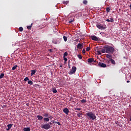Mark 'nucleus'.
Returning <instances> with one entry per match:
<instances>
[{"label": "nucleus", "instance_id": "1", "mask_svg": "<svg viewBox=\"0 0 131 131\" xmlns=\"http://www.w3.org/2000/svg\"><path fill=\"white\" fill-rule=\"evenodd\" d=\"M85 116L87 117L89 120H96V114L93 113V112H89L85 114Z\"/></svg>", "mask_w": 131, "mask_h": 131}, {"label": "nucleus", "instance_id": "2", "mask_svg": "<svg viewBox=\"0 0 131 131\" xmlns=\"http://www.w3.org/2000/svg\"><path fill=\"white\" fill-rule=\"evenodd\" d=\"M104 48L106 49V53L107 54L113 53L115 51V49L109 45H106L104 46Z\"/></svg>", "mask_w": 131, "mask_h": 131}, {"label": "nucleus", "instance_id": "3", "mask_svg": "<svg viewBox=\"0 0 131 131\" xmlns=\"http://www.w3.org/2000/svg\"><path fill=\"white\" fill-rule=\"evenodd\" d=\"M51 127V126L49 123H45L44 124L41 125V128L42 129L46 130L50 129Z\"/></svg>", "mask_w": 131, "mask_h": 131}, {"label": "nucleus", "instance_id": "4", "mask_svg": "<svg viewBox=\"0 0 131 131\" xmlns=\"http://www.w3.org/2000/svg\"><path fill=\"white\" fill-rule=\"evenodd\" d=\"M62 41V38H58L57 39H54L53 41H52V42L54 44H59L60 43H61V41Z\"/></svg>", "mask_w": 131, "mask_h": 131}, {"label": "nucleus", "instance_id": "5", "mask_svg": "<svg viewBox=\"0 0 131 131\" xmlns=\"http://www.w3.org/2000/svg\"><path fill=\"white\" fill-rule=\"evenodd\" d=\"M77 71V68L76 67L73 66L72 68V70H71L69 72V74L70 75H73Z\"/></svg>", "mask_w": 131, "mask_h": 131}, {"label": "nucleus", "instance_id": "6", "mask_svg": "<svg viewBox=\"0 0 131 131\" xmlns=\"http://www.w3.org/2000/svg\"><path fill=\"white\" fill-rule=\"evenodd\" d=\"M96 27L97 28H98V29H105L106 28L105 27H103V25L100 24H98L96 25Z\"/></svg>", "mask_w": 131, "mask_h": 131}, {"label": "nucleus", "instance_id": "7", "mask_svg": "<svg viewBox=\"0 0 131 131\" xmlns=\"http://www.w3.org/2000/svg\"><path fill=\"white\" fill-rule=\"evenodd\" d=\"M91 38L92 39V40H94V41L99 40L98 37H96L95 35H94L91 36Z\"/></svg>", "mask_w": 131, "mask_h": 131}, {"label": "nucleus", "instance_id": "8", "mask_svg": "<svg viewBox=\"0 0 131 131\" xmlns=\"http://www.w3.org/2000/svg\"><path fill=\"white\" fill-rule=\"evenodd\" d=\"M98 66L99 67L101 68H106V65L105 63H103V62H98Z\"/></svg>", "mask_w": 131, "mask_h": 131}, {"label": "nucleus", "instance_id": "9", "mask_svg": "<svg viewBox=\"0 0 131 131\" xmlns=\"http://www.w3.org/2000/svg\"><path fill=\"white\" fill-rule=\"evenodd\" d=\"M63 113H65L67 115H68L69 114V109H68L67 107H66V108H64V109L63 110Z\"/></svg>", "mask_w": 131, "mask_h": 131}, {"label": "nucleus", "instance_id": "10", "mask_svg": "<svg viewBox=\"0 0 131 131\" xmlns=\"http://www.w3.org/2000/svg\"><path fill=\"white\" fill-rule=\"evenodd\" d=\"M13 125L12 124H9L8 125H7V127L8 128H6V130L7 131H9L10 129H11L12 128V126H13Z\"/></svg>", "mask_w": 131, "mask_h": 131}, {"label": "nucleus", "instance_id": "11", "mask_svg": "<svg viewBox=\"0 0 131 131\" xmlns=\"http://www.w3.org/2000/svg\"><path fill=\"white\" fill-rule=\"evenodd\" d=\"M74 17H70L69 18V23H73L74 22Z\"/></svg>", "mask_w": 131, "mask_h": 131}, {"label": "nucleus", "instance_id": "12", "mask_svg": "<svg viewBox=\"0 0 131 131\" xmlns=\"http://www.w3.org/2000/svg\"><path fill=\"white\" fill-rule=\"evenodd\" d=\"M83 46V43H79L78 44V46H77V48L79 49H82Z\"/></svg>", "mask_w": 131, "mask_h": 131}, {"label": "nucleus", "instance_id": "13", "mask_svg": "<svg viewBox=\"0 0 131 131\" xmlns=\"http://www.w3.org/2000/svg\"><path fill=\"white\" fill-rule=\"evenodd\" d=\"M38 120L39 121H41V120H42L44 118H43V117L41 115H38L37 117Z\"/></svg>", "mask_w": 131, "mask_h": 131}, {"label": "nucleus", "instance_id": "14", "mask_svg": "<svg viewBox=\"0 0 131 131\" xmlns=\"http://www.w3.org/2000/svg\"><path fill=\"white\" fill-rule=\"evenodd\" d=\"M88 62L89 63H91L92 62H94V58H89L88 59Z\"/></svg>", "mask_w": 131, "mask_h": 131}, {"label": "nucleus", "instance_id": "15", "mask_svg": "<svg viewBox=\"0 0 131 131\" xmlns=\"http://www.w3.org/2000/svg\"><path fill=\"white\" fill-rule=\"evenodd\" d=\"M52 122L54 124H58V125H59V126L61 125V123H59V122L55 121V120L52 121Z\"/></svg>", "mask_w": 131, "mask_h": 131}, {"label": "nucleus", "instance_id": "16", "mask_svg": "<svg viewBox=\"0 0 131 131\" xmlns=\"http://www.w3.org/2000/svg\"><path fill=\"white\" fill-rule=\"evenodd\" d=\"M110 61H111V62H112V64H114V65L116 64L115 61L114 60H113V59H111L110 60Z\"/></svg>", "mask_w": 131, "mask_h": 131}, {"label": "nucleus", "instance_id": "17", "mask_svg": "<svg viewBox=\"0 0 131 131\" xmlns=\"http://www.w3.org/2000/svg\"><path fill=\"white\" fill-rule=\"evenodd\" d=\"M23 130L24 131H30L31 129H30V128L27 127V128H24Z\"/></svg>", "mask_w": 131, "mask_h": 131}, {"label": "nucleus", "instance_id": "18", "mask_svg": "<svg viewBox=\"0 0 131 131\" xmlns=\"http://www.w3.org/2000/svg\"><path fill=\"white\" fill-rule=\"evenodd\" d=\"M100 51L103 53L104 54L106 53V49L105 48H104V49H101V50H100Z\"/></svg>", "mask_w": 131, "mask_h": 131}, {"label": "nucleus", "instance_id": "19", "mask_svg": "<svg viewBox=\"0 0 131 131\" xmlns=\"http://www.w3.org/2000/svg\"><path fill=\"white\" fill-rule=\"evenodd\" d=\"M31 76H33V75H35V74L36 73V71L35 70H31Z\"/></svg>", "mask_w": 131, "mask_h": 131}, {"label": "nucleus", "instance_id": "20", "mask_svg": "<svg viewBox=\"0 0 131 131\" xmlns=\"http://www.w3.org/2000/svg\"><path fill=\"white\" fill-rule=\"evenodd\" d=\"M43 120H44V121H46V122H49L50 119H49V118H44Z\"/></svg>", "mask_w": 131, "mask_h": 131}, {"label": "nucleus", "instance_id": "21", "mask_svg": "<svg viewBox=\"0 0 131 131\" xmlns=\"http://www.w3.org/2000/svg\"><path fill=\"white\" fill-rule=\"evenodd\" d=\"M33 25V23L31 24V26H27V28L29 30H31V29L32 28V26Z\"/></svg>", "mask_w": 131, "mask_h": 131}, {"label": "nucleus", "instance_id": "22", "mask_svg": "<svg viewBox=\"0 0 131 131\" xmlns=\"http://www.w3.org/2000/svg\"><path fill=\"white\" fill-rule=\"evenodd\" d=\"M106 57L108 59H112V55H109V54H107L106 55Z\"/></svg>", "mask_w": 131, "mask_h": 131}, {"label": "nucleus", "instance_id": "23", "mask_svg": "<svg viewBox=\"0 0 131 131\" xmlns=\"http://www.w3.org/2000/svg\"><path fill=\"white\" fill-rule=\"evenodd\" d=\"M5 76V74L1 73L0 75V79H2Z\"/></svg>", "mask_w": 131, "mask_h": 131}, {"label": "nucleus", "instance_id": "24", "mask_svg": "<svg viewBox=\"0 0 131 131\" xmlns=\"http://www.w3.org/2000/svg\"><path fill=\"white\" fill-rule=\"evenodd\" d=\"M63 38L64 41H65V42L68 41V37H66L65 36H63Z\"/></svg>", "mask_w": 131, "mask_h": 131}, {"label": "nucleus", "instance_id": "25", "mask_svg": "<svg viewBox=\"0 0 131 131\" xmlns=\"http://www.w3.org/2000/svg\"><path fill=\"white\" fill-rule=\"evenodd\" d=\"M80 101L82 103H85L86 102V100L85 99H82Z\"/></svg>", "mask_w": 131, "mask_h": 131}, {"label": "nucleus", "instance_id": "26", "mask_svg": "<svg viewBox=\"0 0 131 131\" xmlns=\"http://www.w3.org/2000/svg\"><path fill=\"white\" fill-rule=\"evenodd\" d=\"M97 54H98V55H102V52H101L100 50H98V51H97Z\"/></svg>", "mask_w": 131, "mask_h": 131}, {"label": "nucleus", "instance_id": "27", "mask_svg": "<svg viewBox=\"0 0 131 131\" xmlns=\"http://www.w3.org/2000/svg\"><path fill=\"white\" fill-rule=\"evenodd\" d=\"M57 91L56 89L55 88H53V93L54 94H56V93H57Z\"/></svg>", "mask_w": 131, "mask_h": 131}, {"label": "nucleus", "instance_id": "28", "mask_svg": "<svg viewBox=\"0 0 131 131\" xmlns=\"http://www.w3.org/2000/svg\"><path fill=\"white\" fill-rule=\"evenodd\" d=\"M69 3V1H63V4L68 5Z\"/></svg>", "mask_w": 131, "mask_h": 131}, {"label": "nucleus", "instance_id": "29", "mask_svg": "<svg viewBox=\"0 0 131 131\" xmlns=\"http://www.w3.org/2000/svg\"><path fill=\"white\" fill-rule=\"evenodd\" d=\"M68 56V53L67 52H66L65 53H64L63 54V57H67Z\"/></svg>", "mask_w": 131, "mask_h": 131}, {"label": "nucleus", "instance_id": "30", "mask_svg": "<svg viewBox=\"0 0 131 131\" xmlns=\"http://www.w3.org/2000/svg\"><path fill=\"white\" fill-rule=\"evenodd\" d=\"M28 84H30V85H32L33 84V81L30 80L28 81Z\"/></svg>", "mask_w": 131, "mask_h": 131}, {"label": "nucleus", "instance_id": "31", "mask_svg": "<svg viewBox=\"0 0 131 131\" xmlns=\"http://www.w3.org/2000/svg\"><path fill=\"white\" fill-rule=\"evenodd\" d=\"M110 9H111V8L109 7H107V8H106V12L107 13H109V12H110Z\"/></svg>", "mask_w": 131, "mask_h": 131}, {"label": "nucleus", "instance_id": "32", "mask_svg": "<svg viewBox=\"0 0 131 131\" xmlns=\"http://www.w3.org/2000/svg\"><path fill=\"white\" fill-rule=\"evenodd\" d=\"M87 4H88V1L86 0L83 1V4L87 5Z\"/></svg>", "mask_w": 131, "mask_h": 131}, {"label": "nucleus", "instance_id": "33", "mask_svg": "<svg viewBox=\"0 0 131 131\" xmlns=\"http://www.w3.org/2000/svg\"><path fill=\"white\" fill-rule=\"evenodd\" d=\"M24 30V28H23V27H20L19 28V32H22Z\"/></svg>", "mask_w": 131, "mask_h": 131}, {"label": "nucleus", "instance_id": "34", "mask_svg": "<svg viewBox=\"0 0 131 131\" xmlns=\"http://www.w3.org/2000/svg\"><path fill=\"white\" fill-rule=\"evenodd\" d=\"M18 67V66H14L13 68H12V70L14 71L16 69V68H17Z\"/></svg>", "mask_w": 131, "mask_h": 131}, {"label": "nucleus", "instance_id": "35", "mask_svg": "<svg viewBox=\"0 0 131 131\" xmlns=\"http://www.w3.org/2000/svg\"><path fill=\"white\" fill-rule=\"evenodd\" d=\"M44 117H49V113H45L43 115Z\"/></svg>", "mask_w": 131, "mask_h": 131}, {"label": "nucleus", "instance_id": "36", "mask_svg": "<svg viewBox=\"0 0 131 131\" xmlns=\"http://www.w3.org/2000/svg\"><path fill=\"white\" fill-rule=\"evenodd\" d=\"M91 50V48L90 47H87L86 48V51H87L88 52H89Z\"/></svg>", "mask_w": 131, "mask_h": 131}, {"label": "nucleus", "instance_id": "37", "mask_svg": "<svg viewBox=\"0 0 131 131\" xmlns=\"http://www.w3.org/2000/svg\"><path fill=\"white\" fill-rule=\"evenodd\" d=\"M78 57L79 58V59H82V56H81V55H78Z\"/></svg>", "mask_w": 131, "mask_h": 131}, {"label": "nucleus", "instance_id": "38", "mask_svg": "<svg viewBox=\"0 0 131 131\" xmlns=\"http://www.w3.org/2000/svg\"><path fill=\"white\" fill-rule=\"evenodd\" d=\"M63 58L64 61H66V62H67V61H68V58H66V57H63Z\"/></svg>", "mask_w": 131, "mask_h": 131}, {"label": "nucleus", "instance_id": "39", "mask_svg": "<svg viewBox=\"0 0 131 131\" xmlns=\"http://www.w3.org/2000/svg\"><path fill=\"white\" fill-rule=\"evenodd\" d=\"M24 80L25 81V82H27L28 80H29V78L28 77H26Z\"/></svg>", "mask_w": 131, "mask_h": 131}, {"label": "nucleus", "instance_id": "40", "mask_svg": "<svg viewBox=\"0 0 131 131\" xmlns=\"http://www.w3.org/2000/svg\"><path fill=\"white\" fill-rule=\"evenodd\" d=\"M82 115V113H79V114H77V116H78V117H80L81 115Z\"/></svg>", "mask_w": 131, "mask_h": 131}, {"label": "nucleus", "instance_id": "41", "mask_svg": "<svg viewBox=\"0 0 131 131\" xmlns=\"http://www.w3.org/2000/svg\"><path fill=\"white\" fill-rule=\"evenodd\" d=\"M75 110L80 111L81 110V108H75Z\"/></svg>", "mask_w": 131, "mask_h": 131}, {"label": "nucleus", "instance_id": "42", "mask_svg": "<svg viewBox=\"0 0 131 131\" xmlns=\"http://www.w3.org/2000/svg\"><path fill=\"white\" fill-rule=\"evenodd\" d=\"M110 20H111V22L112 23L114 22V20L113 19V18H111Z\"/></svg>", "mask_w": 131, "mask_h": 131}, {"label": "nucleus", "instance_id": "43", "mask_svg": "<svg viewBox=\"0 0 131 131\" xmlns=\"http://www.w3.org/2000/svg\"><path fill=\"white\" fill-rule=\"evenodd\" d=\"M82 53L83 54H85V50L84 49L82 50Z\"/></svg>", "mask_w": 131, "mask_h": 131}, {"label": "nucleus", "instance_id": "44", "mask_svg": "<svg viewBox=\"0 0 131 131\" xmlns=\"http://www.w3.org/2000/svg\"><path fill=\"white\" fill-rule=\"evenodd\" d=\"M49 118V119H52L53 118V117L52 116H50L49 117H48V118Z\"/></svg>", "mask_w": 131, "mask_h": 131}, {"label": "nucleus", "instance_id": "45", "mask_svg": "<svg viewBox=\"0 0 131 131\" xmlns=\"http://www.w3.org/2000/svg\"><path fill=\"white\" fill-rule=\"evenodd\" d=\"M107 22H111V21L109 19H106L105 20Z\"/></svg>", "mask_w": 131, "mask_h": 131}, {"label": "nucleus", "instance_id": "46", "mask_svg": "<svg viewBox=\"0 0 131 131\" xmlns=\"http://www.w3.org/2000/svg\"><path fill=\"white\" fill-rule=\"evenodd\" d=\"M48 124H50V126L52 125L53 123L51 122L48 123Z\"/></svg>", "mask_w": 131, "mask_h": 131}, {"label": "nucleus", "instance_id": "47", "mask_svg": "<svg viewBox=\"0 0 131 131\" xmlns=\"http://www.w3.org/2000/svg\"><path fill=\"white\" fill-rule=\"evenodd\" d=\"M94 62H95V64H97V63H98V62H97V61H96V60H95Z\"/></svg>", "mask_w": 131, "mask_h": 131}, {"label": "nucleus", "instance_id": "48", "mask_svg": "<svg viewBox=\"0 0 131 131\" xmlns=\"http://www.w3.org/2000/svg\"><path fill=\"white\" fill-rule=\"evenodd\" d=\"M129 10H131V4L129 5Z\"/></svg>", "mask_w": 131, "mask_h": 131}, {"label": "nucleus", "instance_id": "49", "mask_svg": "<svg viewBox=\"0 0 131 131\" xmlns=\"http://www.w3.org/2000/svg\"><path fill=\"white\" fill-rule=\"evenodd\" d=\"M126 82H127V83H129L130 82V81H126Z\"/></svg>", "mask_w": 131, "mask_h": 131}, {"label": "nucleus", "instance_id": "50", "mask_svg": "<svg viewBox=\"0 0 131 131\" xmlns=\"http://www.w3.org/2000/svg\"><path fill=\"white\" fill-rule=\"evenodd\" d=\"M67 61H64V63L66 64Z\"/></svg>", "mask_w": 131, "mask_h": 131}, {"label": "nucleus", "instance_id": "51", "mask_svg": "<svg viewBox=\"0 0 131 131\" xmlns=\"http://www.w3.org/2000/svg\"><path fill=\"white\" fill-rule=\"evenodd\" d=\"M60 68H62V65H60Z\"/></svg>", "mask_w": 131, "mask_h": 131}, {"label": "nucleus", "instance_id": "52", "mask_svg": "<svg viewBox=\"0 0 131 131\" xmlns=\"http://www.w3.org/2000/svg\"><path fill=\"white\" fill-rule=\"evenodd\" d=\"M50 51L51 52L52 51V49H50Z\"/></svg>", "mask_w": 131, "mask_h": 131}, {"label": "nucleus", "instance_id": "53", "mask_svg": "<svg viewBox=\"0 0 131 131\" xmlns=\"http://www.w3.org/2000/svg\"><path fill=\"white\" fill-rule=\"evenodd\" d=\"M129 121L131 122V117H130V119H129Z\"/></svg>", "mask_w": 131, "mask_h": 131}, {"label": "nucleus", "instance_id": "54", "mask_svg": "<svg viewBox=\"0 0 131 131\" xmlns=\"http://www.w3.org/2000/svg\"><path fill=\"white\" fill-rule=\"evenodd\" d=\"M26 105H27V106H28V103H27V104H26Z\"/></svg>", "mask_w": 131, "mask_h": 131}, {"label": "nucleus", "instance_id": "55", "mask_svg": "<svg viewBox=\"0 0 131 131\" xmlns=\"http://www.w3.org/2000/svg\"><path fill=\"white\" fill-rule=\"evenodd\" d=\"M76 113H78V112H77V111H76Z\"/></svg>", "mask_w": 131, "mask_h": 131}, {"label": "nucleus", "instance_id": "56", "mask_svg": "<svg viewBox=\"0 0 131 131\" xmlns=\"http://www.w3.org/2000/svg\"><path fill=\"white\" fill-rule=\"evenodd\" d=\"M0 127H1V124H0Z\"/></svg>", "mask_w": 131, "mask_h": 131}]
</instances>
